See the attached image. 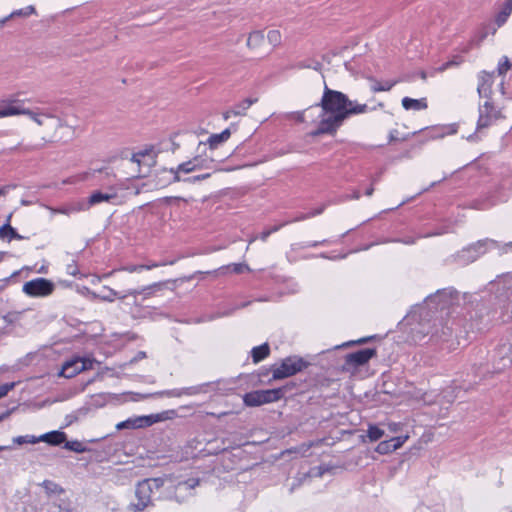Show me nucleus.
Segmentation results:
<instances>
[{
  "label": "nucleus",
  "mask_w": 512,
  "mask_h": 512,
  "mask_svg": "<svg viewBox=\"0 0 512 512\" xmlns=\"http://www.w3.org/2000/svg\"><path fill=\"white\" fill-rule=\"evenodd\" d=\"M375 354L376 351L371 348L359 350L346 356V364L352 367L362 366L375 356Z\"/></svg>",
  "instance_id": "obj_14"
},
{
  "label": "nucleus",
  "mask_w": 512,
  "mask_h": 512,
  "mask_svg": "<svg viewBox=\"0 0 512 512\" xmlns=\"http://www.w3.org/2000/svg\"><path fill=\"white\" fill-rule=\"evenodd\" d=\"M198 393V389L194 387L182 388V389H174L162 392L161 394L167 397H181L183 395H195Z\"/></svg>",
  "instance_id": "obj_33"
},
{
  "label": "nucleus",
  "mask_w": 512,
  "mask_h": 512,
  "mask_svg": "<svg viewBox=\"0 0 512 512\" xmlns=\"http://www.w3.org/2000/svg\"><path fill=\"white\" fill-rule=\"evenodd\" d=\"M317 109L314 106L302 111L288 112L284 115L286 120L295 121L297 123H311L317 127Z\"/></svg>",
  "instance_id": "obj_13"
},
{
  "label": "nucleus",
  "mask_w": 512,
  "mask_h": 512,
  "mask_svg": "<svg viewBox=\"0 0 512 512\" xmlns=\"http://www.w3.org/2000/svg\"><path fill=\"white\" fill-rule=\"evenodd\" d=\"M231 135V132L229 129H225L219 134H212L208 140L207 143L211 149L217 148V146L229 139Z\"/></svg>",
  "instance_id": "obj_29"
},
{
  "label": "nucleus",
  "mask_w": 512,
  "mask_h": 512,
  "mask_svg": "<svg viewBox=\"0 0 512 512\" xmlns=\"http://www.w3.org/2000/svg\"><path fill=\"white\" fill-rule=\"evenodd\" d=\"M317 109V128L310 132L313 137L322 134H334L345 120L353 115L368 111L366 104L350 100L344 93L325 87Z\"/></svg>",
  "instance_id": "obj_1"
},
{
  "label": "nucleus",
  "mask_w": 512,
  "mask_h": 512,
  "mask_svg": "<svg viewBox=\"0 0 512 512\" xmlns=\"http://www.w3.org/2000/svg\"><path fill=\"white\" fill-rule=\"evenodd\" d=\"M113 272L107 273L104 275V277L110 276Z\"/></svg>",
  "instance_id": "obj_61"
},
{
  "label": "nucleus",
  "mask_w": 512,
  "mask_h": 512,
  "mask_svg": "<svg viewBox=\"0 0 512 512\" xmlns=\"http://www.w3.org/2000/svg\"><path fill=\"white\" fill-rule=\"evenodd\" d=\"M279 228H280V226H275V227H274V228H272V229H269V230H265V231H263V232L260 234V239H261L262 241H265V240L269 237V235H270L271 233L276 232Z\"/></svg>",
  "instance_id": "obj_48"
},
{
  "label": "nucleus",
  "mask_w": 512,
  "mask_h": 512,
  "mask_svg": "<svg viewBox=\"0 0 512 512\" xmlns=\"http://www.w3.org/2000/svg\"><path fill=\"white\" fill-rule=\"evenodd\" d=\"M196 166L193 164L192 160H188L186 162H183L179 164L176 168H171L169 170H163L164 172H169L172 175V181L173 182H179L181 180L180 174L181 173H192L197 171Z\"/></svg>",
  "instance_id": "obj_17"
},
{
  "label": "nucleus",
  "mask_w": 512,
  "mask_h": 512,
  "mask_svg": "<svg viewBox=\"0 0 512 512\" xmlns=\"http://www.w3.org/2000/svg\"><path fill=\"white\" fill-rule=\"evenodd\" d=\"M11 218H12V213H10V214L7 216V219H6V222H5V223H9V224H10Z\"/></svg>",
  "instance_id": "obj_56"
},
{
  "label": "nucleus",
  "mask_w": 512,
  "mask_h": 512,
  "mask_svg": "<svg viewBox=\"0 0 512 512\" xmlns=\"http://www.w3.org/2000/svg\"><path fill=\"white\" fill-rule=\"evenodd\" d=\"M104 290H107V294H95L93 293V296L95 298H98L102 301H107V302H113L116 298L118 299H124V298H127V296H125V294L121 295L120 293H118L117 291L109 288V287H104L103 288Z\"/></svg>",
  "instance_id": "obj_32"
},
{
  "label": "nucleus",
  "mask_w": 512,
  "mask_h": 512,
  "mask_svg": "<svg viewBox=\"0 0 512 512\" xmlns=\"http://www.w3.org/2000/svg\"><path fill=\"white\" fill-rule=\"evenodd\" d=\"M193 164L196 166V170L202 169H211L213 171H220L221 169L218 167V163L211 157L197 155L192 159Z\"/></svg>",
  "instance_id": "obj_18"
},
{
  "label": "nucleus",
  "mask_w": 512,
  "mask_h": 512,
  "mask_svg": "<svg viewBox=\"0 0 512 512\" xmlns=\"http://www.w3.org/2000/svg\"><path fill=\"white\" fill-rule=\"evenodd\" d=\"M253 241H255V238L250 239L249 243H252Z\"/></svg>",
  "instance_id": "obj_62"
},
{
  "label": "nucleus",
  "mask_w": 512,
  "mask_h": 512,
  "mask_svg": "<svg viewBox=\"0 0 512 512\" xmlns=\"http://www.w3.org/2000/svg\"><path fill=\"white\" fill-rule=\"evenodd\" d=\"M360 197V194L358 192H356L355 194H353V198L354 199H359Z\"/></svg>",
  "instance_id": "obj_59"
},
{
  "label": "nucleus",
  "mask_w": 512,
  "mask_h": 512,
  "mask_svg": "<svg viewBox=\"0 0 512 512\" xmlns=\"http://www.w3.org/2000/svg\"><path fill=\"white\" fill-rule=\"evenodd\" d=\"M493 84V74L481 71L478 75V86L477 91L481 97H487L491 92V86Z\"/></svg>",
  "instance_id": "obj_16"
},
{
  "label": "nucleus",
  "mask_w": 512,
  "mask_h": 512,
  "mask_svg": "<svg viewBox=\"0 0 512 512\" xmlns=\"http://www.w3.org/2000/svg\"><path fill=\"white\" fill-rule=\"evenodd\" d=\"M502 118H504L502 111L489 101H486L479 107L477 130L487 128Z\"/></svg>",
  "instance_id": "obj_9"
},
{
  "label": "nucleus",
  "mask_w": 512,
  "mask_h": 512,
  "mask_svg": "<svg viewBox=\"0 0 512 512\" xmlns=\"http://www.w3.org/2000/svg\"><path fill=\"white\" fill-rule=\"evenodd\" d=\"M402 425L400 423L391 422L388 423V429L392 433H397L401 430Z\"/></svg>",
  "instance_id": "obj_49"
},
{
  "label": "nucleus",
  "mask_w": 512,
  "mask_h": 512,
  "mask_svg": "<svg viewBox=\"0 0 512 512\" xmlns=\"http://www.w3.org/2000/svg\"><path fill=\"white\" fill-rule=\"evenodd\" d=\"M267 40L274 47L280 45L282 40L280 31L276 29L268 31Z\"/></svg>",
  "instance_id": "obj_40"
},
{
  "label": "nucleus",
  "mask_w": 512,
  "mask_h": 512,
  "mask_svg": "<svg viewBox=\"0 0 512 512\" xmlns=\"http://www.w3.org/2000/svg\"><path fill=\"white\" fill-rule=\"evenodd\" d=\"M15 387V382L0 385V399L5 397Z\"/></svg>",
  "instance_id": "obj_47"
},
{
  "label": "nucleus",
  "mask_w": 512,
  "mask_h": 512,
  "mask_svg": "<svg viewBox=\"0 0 512 512\" xmlns=\"http://www.w3.org/2000/svg\"><path fill=\"white\" fill-rule=\"evenodd\" d=\"M161 287V283H155L142 289H130L125 293V296H132L133 298H136L138 295H143L144 298H148L153 294L154 290L160 289Z\"/></svg>",
  "instance_id": "obj_25"
},
{
  "label": "nucleus",
  "mask_w": 512,
  "mask_h": 512,
  "mask_svg": "<svg viewBox=\"0 0 512 512\" xmlns=\"http://www.w3.org/2000/svg\"><path fill=\"white\" fill-rule=\"evenodd\" d=\"M40 442H45L50 445H59L66 440V435L61 431H51L39 436Z\"/></svg>",
  "instance_id": "obj_22"
},
{
  "label": "nucleus",
  "mask_w": 512,
  "mask_h": 512,
  "mask_svg": "<svg viewBox=\"0 0 512 512\" xmlns=\"http://www.w3.org/2000/svg\"><path fill=\"white\" fill-rule=\"evenodd\" d=\"M512 68V62L507 56H502L497 64L496 71L498 75H505Z\"/></svg>",
  "instance_id": "obj_37"
},
{
  "label": "nucleus",
  "mask_w": 512,
  "mask_h": 512,
  "mask_svg": "<svg viewBox=\"0 0 512 512\" xmlns=\"http://www.w3.org/2000/svg\"><path fill=\"white\" fill-rule=\"evenodd\" d=\"M232 116H234V115H233V112H232V109H230V110L226 111V112L223 114V117H224V119H225V120H227V119L231 118Z\"/></svg>",
  "instance_id": "obj_53"
},
{
  "label": "nucleus",
  "mask_w": 512,
  "mask_h": 512,
  "mask_svg": "<svg viewBox=\"0 0 512 512\" xmlns=\"http://www.w3.org/2000/svg\"><path fill=\"white\" fill-rule=\"evenodd\" d=\"M255 102L252 99H245L235 107L232 108V112L234 116L245 115L246 111L250 108V106Z\"/></svg>",
  "instance_id": "obj_36"
},
{
  "label": "nucleus",
  "mask_w": 512,
  "mask_h": 512,
  "mask_svg": "<svg viewBox=\"0 0 512 512\" xmlns=\"http://www.w3.org/2000/svg\"><path fill=\"white\" fill-rule=\"evenodd\" d=\"M119 271H126L128 273H137L144 270L143 265H128L118 269Z\"/></svg>",
  "instance_id": "obj_46"
},
{
  "label": "nucleus",
  "mask_w": 512,
  "mask_h": 512,
  "mask_svg": "<svg viewBox=\"0 0 512 512\" xmlns=\"http://www.w3.org/2000/svg\"><path fill=\"white\" fill-rule=\"evenodd\" d=\"M115 198H117V193L116 192H106V193H103V192H100V191H96V192L91 194V196L88 199V202L85 203V205H86L87 209H89L90 206L99 204L101 202H110V201H112Z\"/></svg>",
  "instance_id": "obj_20"
},
{
  "label": "nucleus",
  "mask_w": 512,
  "mask_h": 512,
  "mask_svg": "<svg viewBox=\"0 0 512 512\" xmlns=\"http://www.w3.org/2000/svg\"><path fill=\"white\" fill-rule=\"evenodd\" d=\"M40 485L48 496H59L64 493V489L51 480H44Z\"/></svg>",
  "instance_id": "obj_30"
},
{
  "label": "nucleus",
  "mask_w": 512,
  "mask_h": 512,
  "mask_svg": "<svg viewBox=\"0 0 512 512\" xmlns=\"http://www.w3.org/2000/svg\"><path fill=\"white\" fill-rule=\"evenodd\" d=\"M164 485L163 478H151L138 482L135 490L136 503L129 506L132 512H142L152 504V494Z\"/></svg>",
  "instance_id": "obj_3"
},
{
  "label": "nucleus",
  "mask_w": 512,
  "mask_h": 512,
  "mask_svg": "<svg viewBox=\"0 0 512 512\" xmlns=\"http://www.w3.org/2000/svg\"><path fill=\"white\" fill-rule=\"evenodd\" d=\"M270 353L268 344L264 343L260 346H256L252 349L251 355L254 363H258L265 359Z\"/></svg>",
  "instance_id": "obj_31"
},
{
  "label": "nucleus",
  "mask_w": 512,
  "mask_h": 512,
  "mask_svg": "<svg viewBox=\"0 0 512 512\" xmlns=\"http://www.w3.org/2000/svg\"><path fill=\"white\" fill-rule=\"evenodd\" d=\"M166 265V263H157V262H152L148 265H143L144 266V270H151L153 268H156V267H160V266H164Z\"/></svg>",
  "instance_id": "obj_51"
},
{
  "label": "nucleus",
  "mask_w": 512,
  "mask_h": 512,
  "mask_svg": "<svg viewBox=\"0 0 512 512\" xmlns=\"http://www.w3.org/2000/svg\"><path fill=\"white\" fill-rule=\"evenodd\" d=\"M264 42V34L262 31L255 30L249 33L246 45L250 50H257Z\"/></svg>",
  "instance_id": "obj_26"
},
{
  "label": "nucleus",
  "mask_w": 512,
  "mask_h": 512,
  "mask_svg": "<svg viewBox=\"0 0 512 512\" xmlns=\"http://www.w3.org/2000/svg\"><path fill=\"white\" fill-rule=\"evenodd\" d=\"M408 439H409V435L406 434V435L393 437V438L389 439V441L392 442V447H393L394 451H396V450L400 449Z\"/></svg>",
  "instance_id": "obj_43"
},
{
  "label": "nucleus",
  "mask_w": 512,
  "mask_h": 512,
  "mask_svg": "<svg viewBox=\"0 0 512 512\" xmlns=\"http://www.w3.org/2000/svg\"><path fill=\"white\" fill-rule=\"evenodd\" d=\"M512 13V0H505V2L500 6L499 11L495 15V24L497 27L503 26Z\"/></svg>",
  "instance_id": "obj_19"
},
{
  "label": "nucleus",
  "mask_w": 512,
  "mask_h": 512,
  "mask_svg": "<svg viewBox=\"0 0 512 512\" xmlns=\"http://www.w3.org/2000/svg\"><path fill=\"white\" fill-rule=\"evenodd\" d=\"M146 355H145V352H140L137 356V359H142L144 358Z\"/></svg>",
  "instance_id": "obj_55"
},
{
  "label": "nucleus",
  "mask_w": 512,
  "mask_h": 512,
  "mask_svg": "<svg viewBox=\"0 0 512 512\" xmlns=\"http://www.w3.org/2000/svg\"><path fill=\"white\" fill-rule=\"evenodd\" d=\"M464 61L463 57L460 56V55H455L451 58V60L445 62L440 68L439 70L440 71H444L446 69H449L453 66H459L460 64H462Z\"/></svg>",
  "instance_id": "obj_42"
},
{
  "label": "nucleus",
  "mask_w": 512,
  "mask_h": 512,
  "mask_svg": "<svg viewBox=\"0 0 512 512\" xmlns=\"http://www.w3.org/2000/svg\"><path fill=\"white\" fill-rule=\"evenodd\" d=\"M307 365V362L301 357H287L279 365L273 366L272 377L274 380H278L293 376L306 368Z\"/></svg>",
  "instance_id": "obj_5"
},
{
  "label": "nucleus",
  "mask_w": 512,
  "mask_h": 512,
  "mask_svg": "<svg viewBox=\"0 0 512 512\" xmlns=\"http://www.w3.org/2000/svg\"><path fill=\"white\" fill-rule=\"evenodd\" d=\"M94 363L95 360L91 358H72L62 365L59 375L65 378H72L82 371L93 369Z\"/></svg>",
  "instance_id": "obj_8"
},
{
  "label": "nucleus",
  "mask_w": 512,
  "mask_h": 512,
  "mask_svg": "<svg viewBox=\"0 0 512 512\" xmlns=\"http://www.w3.org/2000/svg\"><path fill=\"white\" fill-rule=\"evenodd\" d=\"M21 204H22V205H26V206H27V205H30V204H31V202H30V201H26V200H22V201H21Z\"/></svg>",
  "instance_id": "obj_57"
},
{
  "label": "nucleus",
  "mask_w": 512,
  "mask_h": 512,
  "mask_svg": "<svg viewBox=\"0 0 512 512\" xmlns=\"http://www.w3.org/2000/svg\"><path fill=\"white\" fill-rule=\"evenodd\" d=\"M397 83L396 80H387L384 82L374 81L371 86L373 92H385L391 90V88Z\"/></svg>",
  "instance_id": "obj_35"
},
{
  "label": "nucleus",
  "mask_w": 512,
  "mask_h": 512,
  "mask_svg": "<svg viewBox=\"0 0 512 512\" xmlns=\"http://www.w3.org/2000/svg\"><path fill=\"white\" fill-rule=\"evenodd\" d=\"M197 483H193V484H190L189 487H193L194 485H196Z\"/></svg>",
  "instance_id": "obj_63"
},
{
  "label": "nucleus",
  "mask_w": 512,
  "mask_h": 512,
  "mask_svg": "<svg viewBox=\"0 0 512 512\" xmlns=\"http://www.w3.org/2000/svg\"><path fill=\"white\" fill-rule=\"evenodd\" d=\"M401 103L402 107L407 111H421L427 109L428 107L426 98L413 99L410 97H404Z\"/></svg>",
  "instance_id": "obj_21"
},
{
  "label": "nucleus",
  "mask_w": 512,
  "mask_h": 512,
  "mask_svg": "<svg viewBox=\"0 0 512 512\" xmlns=\"http://www.w3.org/2000/svg\"><path fill=\"white\" fill-rule=\"evenodd\" d=\"M373 191H374L373 187H370V188H368V189L366 190L365 194H366L367 196H371V195L373 194Z\"/></svg>",
  "instance_id": "obj_54"
},
{
  "label": "nucleus",
  "mask_w": 512,
  "mask_h": 512,
  "mask_svg": "<svg viewBox=\"0 0 512 512\" xmlns=\"http://www.w3.org/2000/svg\"><path fill=\"white\" fill-rule=\"evenodd\" d=\"M153 160L152 153L148 150L139 151L134 153L130 159L131 164H135L140 167L142 164L150 165V162Z\"/></svg>",
  "instance_id": "obj_27"
},
{
  "label": "nucleus",
  "mask_w": 512,
  "mask_h": 512,
  "mask_svg": "<svg viewBox=\"0 0 512 512\" xmlns=\"http://www.w3.org/2000/svg\"><path fill=\"white\" fill-rule=\"evenodd\" d=\"M34 14H36V9L33 5H29L21 9H16L12 11L8 16L1 19L0 25H4L8 20L15 17H29Z\"/></svg>",
  "instance_id": "obj_24"
},
{
  "label": "nucleus",
  "mask_w": 512,
  "mask_h": 512,
  "mask_svg": "<svg viewBox=\"0 0 512 512\" xmlns=\"http://www.w3.org/2000/svg\"><path fill=\"white\" fill-rule=\"evenodd\" d=\"M0 239L10 242L13 239L21 240L23 237L9 223H5L0 227Z\"/></svg>",
  "instance_id": "obj_28"
},
{
  "label": "nucleus",
  "mask_w": 512,
  "mask_h": 512,
  "mask_svg": "<svg viewBox=\"0 0 512 512\" xmlns=\"http://www.w3.org/2000/svg\"><path fill=\"white\" fill-rule=\"evenodd\" d=\"M375 451L381 455L389 454L394 452L392 442L389 440L381 441L375 448Z\"/></svg>",
  "instance_id": "obj_39"
},
{
  "label": "nucleus",
  "mask_w": 512,
  "mask_h": 512,
  "mask_svg": "<svg viewBox=\"0 0 512 512\" xmlns=\"http://www.w3.org/2000/svg\"><path fill=\"white\" fill-rule=\"evenodd\" d=\"M385 432L378 426L370 424L367 429V438L370 442H375L384 436Z\"/></svg>",
  "instance_id": "obj_34"
},
{
  "label": "nucleus",
  "mask_w": 512,
  "mask_h": 512,
  "mask_svg": "<svg viewBox=\"0 0 512 512\" xmlns=\"http://www.w3.org/2000/svg\"><path fill=\"white\" fill-rule=\"evenodd\" d=\"M432 138H443L446 135H453L457 133L458 131V125L455 123L443 125V126H436L431 129Z\"/></svg>",
  "instance_id": "obj_23"
},
{
  "label": "nucleus",
  "mask_w": 512,
  "mask_h": 512,
  "mask_svg": "<svg viewBox=\"0 0 512 512\" xmlns=\"http://www.w3.org/2000/svg\"><path fill=\"white\" fill-rule=\"evenodd\" d=\"M45 209L49 210L52 215L59 213L66 216H70L72 214L85 211L87 210V207L85 205V202H74L67 204L65 206H62L61 208H52L48 205H42Z\"/></svg>",
  "instance_id": "obj_15"
},
{
  "label": "nucleus",
  "mask_w": 512,
  "mask_h": 512,
  "mask_svg": "<svg viewBox=\"0 0 512 512\" xmlns=\"http://www.w3.org/2000/svg\"><path fill=\"white\" fill-rule=\"evenodd\" d=\"M26 107L23 100L7 98L0 101V118L24 115Z\"/></svg>",
  "instance_id": "obj_12"
},
{
  "label": "nucleus",
  "mask_w": 512,
  "mask_h": 512,
  "mask_svg": "<svg viewBox=\"0 0 512 512\" xmlns=\"http://www.w3.org/2000/svg\"><path fill=\"white\" fill-rule=\"evenodd\" d=\"M325 209V206L322 205L320 206L319 208L307 213V214H302L298 217H296L293 221H303V220H306L308 218H312L314 216H317V215H320Z\"/></svg>",
  "instance_id": "obj_45"
},
{
  "label": "nucleus",
  "mask_w": 512,
  "mask_h": 512,
  "mask_svg": "<svg viewBox=\"0 0 512 512\" xmlns=\"http://www.w3.org/2000/svg\"><path fill=\"white\" fill-rule=\"evenodd\" d=\"M65 448L77 453H84L88 451V449L83 445V443L75 440V441H68L65 443Z\"/></svg>",
  "instance_id": "obj_41"
},
{
  "label": "nucleus",
  "mask_w": 512,
  "mask_h": 512,
  "mask_svg": "<svg viewBox=\"0 0 512 512\" xmlns=\"http://www.w3.org/2000/svg\"><path fill=\"white\" fill-rule=\"evenodd\" d=\"M165 419H166V417L164 416V413L137 416V417H133V418H128L124 421L117 423L116 429L123 430V429L145 428V427H149L157 422L164 421Z\"/></svg>",
  "instance_id": "obj_7"
},
{
  "label": "nucleus",
  "mask_w": 512,
  "mask_h": 512,
  "mask_svg": "<svg viewBox=\"0 0 512 512\" xmlns=\"http://www.w3.org/2000/svg\"><path fill=\"white\" fill-rule=\"evenodd\" d=\"M10 448H11L10 446H0V451L8 450Z\"/></svg>",
  "instance_id": "obj_58"
},
{
  "label": "nucleus",
  "mask_w": 512,
  "mask_h": 512,
  "mask_svg": "<svg viewBox=\"0 0 512 512\" xmlns=\"http://www.w3.org/2000/svg\"><path fill=\"white\" fill-rule=\"evenodd\" d=\"M26 112L27 113L24 115L32 120L37 126L42 127L47 133L50 141L54 142L64 139V131H68L69 127L51 109L26 108Z\"/></svg>",
  "instance_id": "obj_2"
},
{
  "label": "nucleus",
  "mask_w": 512,
  "mask_h": 512,
  "mask_svg": "<svg viewBox=\"0 0 512 512\" xmlns=\"http://www.w3.org/2000/svg\"><path fill=\"white\" fill-rule=\"evenodd\" d=\"M283 390L281 388L256 390L246 393L243 396V402L246 406L256 407L263 404L276 402L283 397Z\"/></svg>",
  "instance_id": "obj_6"
},
{
  "label": "nucleus",
  "mask_w": 512,
  "mask_h": 512,
  "mask_svg": "<svg viewBox=\"0 0 512 512\" xmlns=\"http://www.w3.org/2000/svg\"><path fill=\"white\" fill-rule=\"evenodd\" d=\"M87 177V173H84L82 175H79V176H76V177H72V178H69L68 180L65 181V183H70V184H74L78 181H82V180H85Z\"/></svg>",
  "instance_id": "obj_50"
},
{
  "label": "nucleus",
  "mask_w": 512,
  "mask_h": 512,
  "mask_svg": "<svg viewBox=\"0 0 512 512\" xmlns=\"http://www.w3.org/2000/svg\"><path fill=\"white\" fill-rule=\"evenodd\" d=\"M12 441H13V443H15L17 445H22V444H26V443L36 444V443L40 442V439H39V437H36L34 435H24V436L14 437L12 439Z\"/></svg>",
  "instance_id": "obj_38"
},
{
  "label": "nucleus",
  "mask_w": 512,
  "mask_h": 512,
  "mask_svg": "<svg viewBox=\"0 0 512 512\" xmlns=\"http://www.w3.org/2000/svg\"><path fill=\"white\" fill-rule=\"evenodd\" d=\"M493 249L498 250L500 253H507L512 249V242L500 245L498 242L494 240H481L463 249L459 256L463 260V262H472L476 260L480 255L486 253L488 250Z\"/></svg>",
  "instance_id": "obj_4"
},
{
  "label": "nucleus",
  "mask_w": 512,
  "mask_h": 512,
  "mask_svg": "<svg viewBox=\"0 0 512 512\" xmlns=\"http://www.w3.org/2000/svg\"><path fill=\"white\" fill-rule=\"evenodd\" d=\"M227 270L232 271L234 273H243L249 271V267L245 263H233L225 267Z\"/></svg>",
  "instance_id": "obj_44"
},
{
  "label": "nucleus",
  "mask_w": 512,
  "mask_h": 512,
  "mask_svg": "<svg viewBox=\"0 0 512 512\" xmlns=\"http://www.w3.org/2000/svg\"><path fill=\"white\" fill-rule=\"evenodd\" d=\"M210 173H206V174H202V175H198V176H195L193 178L194 181H200V180H204V179H207L210 177Z\"/></svg>",
  "instance_id": "obj_52"
},
{
  "label": "nucleus",
  "mask_w": 512,
  "mask_h": 512,
  "mask_svg": "<svg viewBox=\"0 0 512 512\" xmlns=\"http://www.w3.org/2000/svg\"><path fill=\"white\" fill-rule=\"evenodd\" d=\"M365 341H366V339L363 338V339H360V340L356 341V343H364Z\"/></svg>",
  "instance_id": "obj_60"
},
{
  "label": "nucleus",
  "mask_w": 512,
  "mask_h": 512,
  "mask_svg": "<svg viewBox=\"0 0 512 512\" xmlns=\"http://www.w3.org/2000/svg\"><path fill=\"white\" fill-rule=\"evenodd\" d=\"M54 290L52 281L45 278H36L23 285V292L31 297H46Z\"/></svg>",
  "instance_id": "obj_10"
},
{
  "label": "nucleus",
  "mask_w": 512,
  "mask_h": 512,
  "mask_svg": "<svg viewBox=\"0 0 512 512\" xmlns=\"http://www.w3.org/2000/svg\"><path fill=\"white\" fill-rule=\"evenodd\" d=\"M495 363L499 370L512 366V337L498 345L495 351Z\"/></svg>",
  "instance_id": "obj_11"
}]
</instances>
